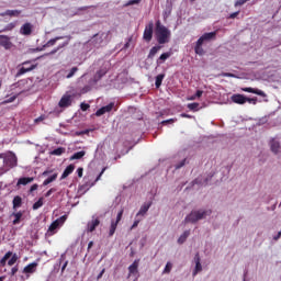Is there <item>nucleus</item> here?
<instances>
[{"instance_id": "obj_1", "label": "nucleus", "mask_w": 281, "mask_h": 281, "mask_svg": "<svg viewBox=\"0 0 281 281\" xmlns=\"http://www.w3.org/2000/svg\"><path fill=\"white\" fill-rule=\"evenodd\" d=\"M172 33L166 25L161 24V21H156V27H155V37L158 43V45H166V43H170V36Z\"/></svg>"}, {"instance_id": "obj_2", "label": "nucleus", "mask_w": 281, "mask_h": 281, "mask_svg": "<svg viewBox=\"0 0 281 281\" xmlns=\"http://www.w3.org/2000/svg\"><path fill=\"white\" fill-rule=\"evenodd\" d=\"M0 159H3V166H5V168L12 169L19 166V158L16 157V154H14V151L12 150L1 153Z\"/></svg>"}, {"instance_id": "obj_3", "label": "nucleus", "mask_w": 281, "mask_h": 281, "mask_svg": "<svg viewBox=\"0 0 281 281\" xmlns=\"http://www.w3.org/2000/svg\"><path fill=\"white\" fill-rule=\"evenodd\" d=\"M210 214H212V210L192 211L189 215H187V217L184 218V222L186 223H196V222L205 218V216H210Z\"/></svg>"}, {"instance_id": "obj_4", "label": "nucleus", "mask_w": 281, "mask_h": 281, "mask_svg": "<svg viewBox=\"0 0 281 281\" xmlns=\"http://www.w3.org/2000/svg\"><path fill=\"white\" fill-rule=\"evenodd\" d=\"M155 30V24L153 22H149L144 30L143 33V40L146 43H150L153 41V31Z\"/></svg>"}, {"instance_id": "obj_5", "label": "nucleus", "mask_w": 281, "mask_h": 281, "mask_svg": "<svg viewBox=\"0 0 281 281\" xmlns=\"http://www.w3.org/2000/svg\"><path fill=\"white\" fill-rule=\"evenodd\" d=\"M117 111V108L115 106V102H110L108 105H104L102 108H100L99 110H97L95 112V116L97 117H102V115H104V113H111V111Z\"/></svg>"}, {"instance_id": "obj_6", "label": "nucleus", "mask_w": 281, "mask_h": 281, "mask_svg": "<svg viewBox=\"0 0 281 281\" xmlns=\"http://www.w3.org/2000/svg\"><path fill=\"white\" fill-rule=\"evenodd\" d=\"M122 216H124V209H121L117 213L116 221L111 222L109 236H113L115 234V229H117V225L120 224V221H122Z\"/></svg>"}, {"instance_id": "obj_7", "label": "nucleus", "mask_w": 281, "mask_h": 281, "mask_svg": "<svg viewBox=\"0 0 281 281\" xmlns=\"http://www.w3.org/2000/svg\"><path fill=\"white\" fill-rule=\"evenodd\" d=\"M65 221H67V215L60 216L59 218L55 220L48 227V233L54 234V232H56V229H58V227H60V225H63Z\"/></svg>"}, {"instance_id": "obj_8", "label": "nucleus", "mask_w": 281, "mask_h": 281, "mask_svg": "<svg viewBox=\"0 0 281 281\" xmlns=\"http://www.w3.org/2000/svg\"><path fill=\"white\" fill-rule=\"evenodd\" d=\"M36 69V65H30V61H24L23 67L18 71L16 76H23L30 71H34Z\"/></svg>"}, {"instance_id": "obj_9", "label": "nucleus", "mask_w": 281, "mask_h": 281, "mask_svg": "<svg viewBox=\"0 0 281 281\" xmlns=\"http://www.w3.org/2000/svg\"><path fill=\"white\" fill-rule=\"evenodd\" d=\"M0 47H3L4 49H12L13 44L12 41H10V36L0 35Z\"/></svg>"}, {"instance_id": "obj_10", "label": "nucleus", "mask_w": 281, "mask_h": 281, "mask_svg": "<svg viewBox=\"0 0 281 281\" xmlns=\"http://www.w3.org/2000/svg\"><path fill=\"white\" fill-rule=\"evenodd\" d=\"M216 40V31L210 32V33H204L199 40V45H203V43L207 41H214Z\"/></svg>"}, {"instance_id": "obj_11", "label": "nucleus", "mask_w": 281, "mask_h": 281, "mask_svg": "<svg viewBox=\"0 0 281 281\" xmlns=\"http://www.w3.org/2000/svg\"><path fill=\"white\" fill-rule=\"evenodd\" d=\"M32 30H34V25L26 22L20 27V34H22V36H30L32 34Z\"/></svg>"}, {"instance_id": "obj_12", "label": "nucleus", "mask_w": 281, "mask_h": 281, "mask_svg": "<svg viewBox=\"0 0 281 281\" xmlns=\"http://www.w3.org/2000/svg\"><path fill=\"white\" fill-rule=\"evenodd\" d=\"M100 225V218H92L90 222L87 224V232L88 233H93L95 232L97 227Z\"/></svg>"}, {"instance_id": "obj_13", "label": "nucleus", "mask_w": 281, "mask_h": 281, "mask_svg": "<svg viewBox=\"0 0 281 281\" xmlns=\"http://www.w3.org/2000/svg\"><path fill=\"white\" fill-rule=\"evenodd\" d=\"M194 262H195V268L193 270V277L196 276L198 273H201L203 271V266H201V256L195 254L194 256Z\"/></svg>"}, {"instance_id": "obj_14", "label": "nucleus", "mask_w": 281, "mask_h": 281, "mask_svg": "<svg viewBox=\"0 0 281 281\" xmlns=\"http://www.w3.org/2000/svg\"><path fill=\"white\" fill-rule=\"evenodd\" d=\"M241 91H245L246 93H255V95H260L261 98H267V93L260 89L256 88H241Z\"/></svg>"}, {"instance_id": "obj_15", "label": "nucleus", "mask_w": 281, "mask_h": 281, "mask_svg": "<svg viewBox=\"0 0 281 281\" xmlns=\"http://www.w3.org/2000/svg\"><path fill=\"white\" fill-rule=\"evenodd\" d=\"M269 146H270L271 153H273L274 155H278V153H280V148H281L280 142H278L276 138H271Z\"/></svg>"}, {"instance_id": "obj_16", "label": "nucleus", "mask_w": 281, "mask_h": 281, "mask_svg": "<svg viewBox=\"0 0 281 281\" xmlns=\"http://www.w3.org/2000/svg\"><path fill=\"white\" fill-rule=\"evenodd\" d=\"M232 101L235 104H245L247 102V97H245L243 94H233L232 95Z\"/></svg>"}, {"instance_id": "obj_17", "label": "nucleus", "mask_w": 281, "mask_h": 281, "mask_svg": "<svg viewBox=\"0 0 281 281\" xmlns=\"http://www.w3.org/2000/svg\"><path fill=\"white\" fill-rule=\"evenodd\" d=\"M60 109H67V106H71V97L64 95L59 101Z\"/></svg>"}, {"instance_id": "obj_18", "label": "nucleus", "mask_w": 281, "mask_h": 281, "mask_svg": "<svg viewBox=\"0 0 281 281\" xmlns=\"http://www.w3.org/2000/svg\"><path fill=\"white\" fill-rule=\"evenodd\" d=\"M153 205V202L145 203L140 206L139 211L137 212L136 216H146L148 210H150V206Z\"/></svg>"}, {"instance_id": "obj_19", "label": "nucleus", "mask_w": 281, "mask_h": 281, "mask_svg": "<svg viewBox=\"0 0 281 281\" xmlns=\"http://www.w3.org/2000/svg\"><path fill=\"white\" fill-rule=\"evenodd\" d=\"M36 267H38L37 262L29 263L24 267L23 273H36Z\"/></svg>"}, {"instance_id": "obj_20", "label": "nucleus", "mask_w": 281, "mask_h": 281, "mask_svg": "<svg viewBox=\"0 0 281 281\" xmlns=\"http://www.w3.org/2000/svg\"><path fill=\"white\" fill-rule=\"evenodd\" d=\"M74 170H76L75 165L67 166L66 169L64 170L60 179H67V177H69V175H71L74 172Z\"/></svg>"}, {"instance_id": "obj_21", "label": "nucleus", "mask_w": 281, "mask_h": 281, "mask_svg": "<svg viewBox=\"0 0 281 281\" xmlns=\"http://www.w3.org/2000/svg\"><path fill=\"white\" fill-rule=\"evenodd\" d=\"M170 56H172V53H170V52L162 53L156 61L157 65H164V63H166V60H168V58H170Z\"/></svg>"}, {"instance_id": "obj_22", "label": "nucleus", "mask_w": 281, "mask_h": 281, "mask_svg": "<svg viewBox=\"0 0 281 281\" xmlns=\"http://www.w3.org/2000/svg\"><path fill=\"white\" fill-rule=\"evenodd\" d=\"M32 181H34V178H31V177H22L18 180V188L20 186H27V183H32Z\"/></svg>"}, {"instance_id": "obj_23", "label": "nucleus", "mask_w": 281, "mask_h": 281, "mask_svg": "<svg viewBox=\"0 0 281 281\" xmlns=\"http://www.w3.org/2000/svg\"><path fill=\"white\" fill-rule=\"evenodd\" d=\"M161 49V46H153L149 50V54L147 56V58H149L150 60H153L155 58V56H157V53Z\"/></svg>"}, {"instance_id": "obj_24", "label": "nucleus", "mask_w": 281, "mask_h": 281, "mask_svg": "<svg viewBox=\"0 0 281 281\" xmlns=\"http://www.w3.org/2000/svg\"><path fill=\"white\" fill-rule=\"evenodd\" d=\"M20 14V10H7L5 12L0 13V16H19Z\"/></svg>"}, {"instance_id": "obj_25", "label": "nucleus", "mask_w": 281, "mask_h": 281, "mask_svg": "<svg viewBox=\"0 0 281 281\" xmlns=\"http://www.w3.org/2000/svg\"><path fill=\"white\" fill-rule=\"evenodd\" d=\"M67 45H69V42H65L64 44H60L58 47L45 54V56H54V54H57L58 52H60V49H63V47H67Z\"/></svg>"}, {"instance_id": "obj_26", "label": "nucleus", "mask_w": 281, "mask_h": 281, "mask_svg": "<svg viewBox=\"0 0 281 281\" xmlns=\"http://www.w3.org/2000/svg\"><path fill=\"white\" fill-rule=\"evenodd\" d=\"M10 258H12V251L5 252V255L0 260V267H5V265H8V260H10Z\"/></svg>"}, {"instance_id": "obj_27", "label": "nucleus", "mask_w": 281, "mask_h": 281, "mask_svg": "<svg viewBox=\"0 0 281 281\" xmlns=\"http://www.w3.org/2000/svg\"><path fill=\"white\" fill-rule=\"evenodd\" d=\"M63 38H65L64 36H57L55 38L49 40L44 47H54V45H56V43H58V41H63Z\"/></svg>"}, {"instance_id": "obj_28", "label": "nucleus", "mask_w": 281, "mask_h": 281, "mask_svg": "<svg viewBox=\"0 0 281 281\" xmlns=\"http://www.w3.org/2000/svg\"><path fill=\"white\" fill-rule=\"evenodd\" d=\"M12 216H14L13 225H19L21 223V218H23V212L19 211L16 213H12Z\"/></svg>"}, {"instance_id": "obj_29", "label": "nucleus", "mask_w": 281, "mask_h": 281, "mask_svg": "<svg viewBox=\"0 0 281 281\" xmlns=\"http://www.w3.org/2000/svg\"><path fill=\"white\" fill-rule=\"evenodd\" d=\"M104 76H106V69H100L95 72L94 75V80L95 82H98L99 80H102V78H104Z\"/></svg>"}, {"instance_id": "obj_30", "label": "nucleus", "mask_w": 281, "mask_h": 281, "mask_svg": "<svg viewBox=\"0 0 281 281\" xmlns=\"http://www.w3.org/2000/svg\"><path fill=\"white\" fill-rule=\"evenodd\" d=\"M23 205V199L19 195L13 198V210H16V207H21Z\"/></svg>"}, {"instance_id": "obj_31", "label": "nucleus", "mask_w": 281, "mask_h": 281, "mask_svg": "<svg viewBox=\"0 0 281 281\" xmlns=\"http://www.w3.org/2000/svg\"><path fill=\"white\" fill-rule=\"evenodd\" d=\"M189 236H190V231H184L183 234L178 238V244L183 245V243L188 240Z\"/></svg>"}, {"instance_id": "obj_32", "label": "nucleus", "mask_w": 281, "mask_h": 281, "mask_svg": "<svg viewBox=\"0 0 281 281\" xmlns=\"http://www.w3.org/2000/svg\"><path fill=\"white\" fill-rule=\"evenodd\" d=\"M164 78H166L165 74H160L156 77V81H155L156 89H159V87H161V83L164 82Z\"/></svg>"}, {"instance_id": "obj_33", "label": "nucleus", "mask_w": 281, "mask_h": 281, "mask_svg": "<svg viewBox=\"0 0 281 281\" xmlns=\"http://www.w3.org/2000/svg\"><path fill=\"white\" fill-rule=\"evenodd\" d=\"M194 52L198 56H203V54H205V50H203V44H199V41L195 44Z\"/></svg>"}, {"instance_id": "obj_34", "label": "nucleus", "mask_w": 281, "mask_h": 281, "mask_svg": "<svg viewBox=\"0 0 281 281\" xmlns=\"http://www.w3.org/2000/svg\"><path fill=\"white\" fill-rule=\"evenodd\" d=\"M85 155H87V153L85 150L81 151H77L71 157H70V161H74L76 159H82V157H85Z\"/></svg>"}, {"instance_id": "obj_35", "label": "nucleus", "mask_w": 281, "mask_h": 281, "mask_svg": "<svg viewBox=\"0 0 281 281\" xmlns=\"http://www.w3.org/2000/svg\"><path fill=\"white\" fill-rule=\"evenodd\" d=\"M139 267V260H135L130 267V273H137V268Z\"/></svg>"}, {"instance_id": "obj_36", "label": "nucleus", "mask_w": 281, "mask_h": 281, "mask_svg": "<svg viewBox=\"0 0 281 281\" xmlns=\"http://www.w3.org/2000/svg\"><path fill=\"white\" fill-rule=\"evenodd\" d=\"M58 179V173H54L53 176L48 177L46 180H44L43 186H49V183H54Z\"/></svg>"}, {"instance_id": "obj_37", "label": "nucleus", "mask_w": 281, "mask_h": 281, "mask_svg": "<svg viewBox=\"0 0 281 281\" xmlns=\"http://www.w3.org/2000/svg\"><path fill=\"white\" fill-rule=\"evenodd\" d=\"M16 260H19V256L16 254H12L11 258L8 261V266L12 267V266L16 265Z\"/></svg>"}, {"instance_id": "obj_38", "label": "nucleus", "mask_w": 281, "mask_h": 281, "mask_svg": "<svg viewBox=\"0 0 281 281\" xmlns=\"http://www.w3.org/2000/svg\"><path fill=\"white\" fill-rule=\"evenodd\" d=\"M65 153V148L64 147H58L56 149H54L53 151H50V155H55L56 157H60V155H63Z\"/></svg>"}, {"instance_id": "obj_39", "label": "nucleus", "mask_w": 281, "mask_h": 281, "mask_svg": "<svg viewBox=\"0 0 281 281\" xmlns=\"http://www.w3.org/2000/svg\"><path fill=\"white\" fill-rule=\"evenodd\" d=\"M43 201H44V199H43V198H40L38 201H36V202L33 204V210H38V209L43 207Z\"/></svg>"}, {"instance_id": "obj_40", "label": "nucleus", "mask_w": 281, "mask_h": 281, "mask_svg": "<svg viewBox=\"0 0 281 281\" xmlns=\"http://www.w3.org/2000/svg\"><path fill=\"white\" fill-rule=\"evenodd\" d=\"M138 3H142V0H128L124 5L128 8L130 5H138Z\"/></svg>"}, {"instance_id": "obj_41", "label": "nucleus", "mask_w": 281, "mask_h": 281, "mask_svg": "<svg viewBox=\"0 0 281 281\" xmlns=\"http://www.w3.org/2000/svg\"><path fill=\"white\" fill-rule=\"evenodd\" d=\"M188 109L190 111H199V103L194 102V103H189L188 105Z\"/></svg>"}, {"instance_id": "obj_42", "label": "nucleus", "mask_w": 281, "mask_h": 281, "mask_svg": "<svg viewBox=\"0 0 281 281\" xmlns=\"http://www.w3.org/2000/svg\"><path fill=\"white\" fill-rule=\"evenodd\" d=\"M76 71H78V67H72L66 78H74V76H76Z\"/></svg>"}, {"instance_id": "obj_43", "label": "nucleus", "mask_w": 281, "mask_h": 281, "mask_svg": "<svg viewBox=\"0 0 281 281\" xmlns=\"http://www.w3.org/2000/svg\"><path fill=\"white\" fill-rule=\"evenodd\" d=\"M170 271H172V265L170 261H168L162 273H170Z\"/></svg>"}, {"instance_id": "obj_44", "label": "nucleus", "mask_w": 281, "mask_h": 281, "mask_svg": "<svg viewBox=\"0 0 281 281\" xmlns=\"http://www.w3.org/2000/svg\"><path fill=\"white\" fill-rule=\"evenodd\" d=\"M246 102H249V104H258V98H247Z\"/></svg>"}, {"instance_id": "obj_45", "label": "nucleus", "mask_w": 281, "mask_h": 281, "mask_svg": "<svg viewBox=\"0 0 281 281\" xmlns=\"http://www.w3.org/2000/svg\"><path fill=\"white\" fill-rule=\"evenodd\" d=\"M223 78H238L236 75L232 72H222Z\"/></svg>"}, {"instance_id": "obj_46", "label": "nucleus", "mask_w": 281, "mask_h": 281, "mask_svg": "<svg viewBox=\"0 0 281 281\" xmlns=\"http://www.w3.org/2000/svg\"><path fill=\"white\" fill-rule=\"evenodd\" d=\"M14 100H16V95H13V97H11V98L4 100V101L2 102V104H10V103L14 102Z\"/></svg>"}, {"instance_id": "obj_47", "label": "nucleus", "mask_w": 281, "mask_h": 281, "mask_svg": "<svg viewBox=\"0 0 281 281\" xmlns=\"http://www.w3.org/2000/svg\"><path fill=\"white\" fill-rule=\"evenodd\" d=\"M80 109L81 111H89V109H91V105H89V103H81Z\"/></svg>"}, {"instance_id": "obj_48", "label": "nucleus", "mask_w": 281, "mask_h": 281, "mask_svg": "<svg viewBox=\"0 0 281 281\" xmlns=\"http://www.w3.org/2000/svg\"><path fill=\"white\" fill-rule=\"evenodd\" d=\"M187 159L184 158L179 164L176 165V170H179L180 168H183L186 166Z\"/></svg>"}, {"instance_id": "obj_49", "label": "nucleus", "mask_w": 281, "mask_h": 281, "mask_svg": "<svg viewBox=\"0 0 281 281\" xmlns=\"http://www.w3.org/2000/svg\"><path fill=\"white\" fill-rule=\"evenodd\" d=\"M247 1H249V0H237L235 2V7L238 8V5H245V3H247Z\"/></svg>"}, {"instance_id": "obj_50", "label": "nucleus", "mask_w": 281, "mask_h": 281, "mask_svg": "<svg viewBox=\"0 0 281 281\" xmlns=\"http://www.w3.org/2000/svg\"><path fill=\"white\" fill-rule=\"evenodd\" d=\"M54 192H56V188L49 189V190L45 193V196H46V198L52 196V194H54Z\"/></svg>"}, {"instance_id": "obj_51", "label": "nucleus", "mask_w": 281, "mask_h": 281, "mask_svg": "<svg viewBox=\"0 0 281 281\" xmlns=\"http://www.w3.org/2000/svg\"><path fill=\"white\" fill-rule=\"evenodd\" d=\"M89 91H91V86H85V87L81 89V93H89Z\"/></svg>"}, {"instance_id": "obj_52", "label": "nucleus", "mask_w": 281, "mask_h": 281, "mask_svg": "<svg viewBox=\"0 0 281 281\" xmlns=\"http://www.w3.org/2000/svg\"><path fill=\"white\" fill-rule=\"evenodd\" d=\"M105 170H106V167H104V168L101 170V172L99 173V176H98L97 179H95V182L100 181V179H101L102 175H104Z\"/></svg>"}, {"instance_id": "obj_53", "label": "nucleus", "mask_w": 281, "mask_h": 281, "mask_svg": "<svg viewBox=\"0 0 281 281\" xmlns=\"http://www.w3.org/2000/svg\"><path fill=\"white\" fill-rule=\"evenodd\" d=\"M133 41V37H130L128 41L124 45V49H128L131 47V42Z\"/></svg>"}, {"instance_id": "obj_54", "label": "nucleus", "mask_w": 281, "mask_h": 281, "mask_svg": "<svg viewBox=\"0 0 281 281\" xmlns=\"http://www.w3.org/2000/svg\"><path fill=\"white\" fill-rule=\"evenodd\" d=\"M82 172H85V169H82V167H79L77 169V175H78L79 178H82Z\"/></svg>"}, {"instance_id": "obj_55", "label": "nucleus", "mask_w": 281, "mask_h": 281, "mask_svg": "<svg viewBox=\"0 0 281 281\" xmlns=\"http://www.w3.org/2000/svg\"><path fill=\"white\" fill-rule=\"evenodd\" d=\"M18 272H19V267H13L11 269V276H16Z\"/></svg>"}, {"instance_id": "obj_56", "label": "nucleus", "mask_w": 281, "mask_h": 281, "mask_svg": "<svg viewBox=\"0 0 281 281\" xmlns=\"http://www.w3.org/2000/svg\"><path fill=\"white\" fill-rule=\"evenodd\" d=\"M173 122H176V120L170 119V120H167V121H162V124H173Z\"/></svg>"}, {"instance_id": "obj_57", "label": "nucleus", "mask_w": 281, "mask_h": 281, "mask_svg": "<svg viewBox=\"0 0 281 281\" xmlns=\"http://www.w3.org/2000/svg\"><path fill=\"white\" fill-rule=\"evenodd\" d=\"M35 190H38V184H33L30 189V192H35Z\"/></svg>"}, {"instance_id": "obj_58", "label": "nucleus", "mask_w": 281, "mask_h": 281, "mask_svg": "<svg viewBox=\"0 0 281 281\" xmlns=\"http://www.w3.org/2000/svg\"><path fill=\"white\" fill-rule=\"evenodd\" d=\"M238 14H240L239 11L234 12V13H232V14L229 15V19H236V16H238Z\"/></svg>"}, {"instance_id": "obj_59", "label": "nucleus", "mask_w": 281, "mask_h": 281, "mask_svg": "<svg viewBox=\"0 0 281 281\" xmlns=\"http://www.w3.org/2000/svg\"><path fill=\"white\" fill-rule=\"evenodd\" d=\"M43 120H45V116H44V115H42V116L35 119V124H38V122H43Z\"/></svg>"}, {"instance_id": "obj_60", "label": "nucleus", "mask_w": 281, "mask_h": 281, "mask_svg": "<svg viewBox=\"0 0 281 281\" xmlns=\"http://www.w3.org/2000/svg\"><path fill=\"white\" fill-rule=\"evenodd\" d=\"M137 225H139V220H135L133 225H132V229H135V227H137Z\"/></svg>"}, {"instance_id": "obj_61", "label": "nucleus", "mask_w": 281, "mask_h": 281, "mask_svg": "<svg viewBox=\"0 0 281 281\" xmlns=\"http://www.w3.org/2000/svg\"><path fill=\"white\" fill-rule=\"evenodd\" d=\"M201 95H203V91L202 90H198L195 92V98H201Z\"/></svg>"}, {"instance_id": "obj_62", "label": "nucleus", "mask_w": 281, "mask_h": 281, "mask_svg": "<svg viewBox=\"0 0 281 281\" xmlns=\"http://www.w3.org/2000/svg\"><path fill=\"white\" fill-rule=\"evenodd\" d=\"M13 27H14V23H10V24L7 25L4 31L12 30Z\"/></svg>"}, {"instance_id": "obj_63", "label": "nucleus", "mask_w": 281, "mask_h": 281, "mask_svg": "<svg viewBox=\"0 0 281 281\" xmlns=\"http://www.w3.org/2000/svg\"><path fill=\"white\" fill-rule=\"evenodd\" d=\"M104 269L101 270V272L97 277V280H100L104 276Z\"/></svg>"}, {"instance_id": "obj_64", "label": "nucleus", "mask_w": 281, "mask_h": 281, "mask_svg": "<svg viewBox=\"0 0 281 281\" xmlns=\"http://www.w3.org/2000/svg\"><path fill=\"white\" fill-rule=\"evenodd\" d=\"M280 238H281V232H279L277 236L273 237V240H280Z\"/></svg>"}]
</instances>
